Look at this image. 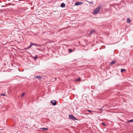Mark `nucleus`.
Here are the masks:
<instances>
[{
    "label": "nucleus",
    "instance_id": "1a4fd4ad",
    "mask_svg": "<svg viewBox=\"0 0 133 133\" xmlns=\"http://www.w3.org/2000/svg\"><path fill=\"white\" fill-rule=\"evenodd\" d=\"M65 6V4L63 3H62L61 5V6L62 7H64Z\"/></svg>",
    "mask_w": 133,
    "mask_h": 133
},
{
    "label": "nucleus",
    "instance_id": "0eeeda50",
    "mask_svg": "<svg viewBox=\"0 0 133 133\" xmlns=\"http://www.w3.org/2000/svg\"><path fill=\"white\" fill-rule=\"evenodd\" d=\"M95 32V30H91L89 34V35H91Z\"/></svg>",
    "mask_w": 133,
    "mask_h": 133
},
{
    "label": "nucleus",
    "instance_id": "aec40b11",
    "mask_svg": "<svg viewBox=\"0 0 133 133\" xmlns=\"http://www.w3.org/2000/svg\"><path fill=\"white\" fill-rule=\"evenodd\" d=\"M1 95L2 96H4L5 95L4 94H1Z\"/></svg>",
    "mask_w": 133,
    "mask_h": 133
},
{
    "label": "nucleus",
    "instance_id": "f03ea898",
    "mask_svg": "<svg viewBox=\"0 0 133 133\" xmlns=\"http://www.w3.org/2000/svg\"><path fill=\"white\" fill-rule=\"evenodd\" d=\"M69 118L72 120H78L76 119L75 117L72 115H70L69 116Z\"/></svg>",
    "mask_w": 133,
    "mask_h": 133
},
{
    "label": "nucleus",
    "instance_id": "9d476101",
    "mask_svg": "<svg viewBox=\"0 0 133 133\" xmlns=\"http://www.w3.org/2000/svg\"><path fill=\"white\" fill-rule=\"evenodd\" d=\"M32 46V45L30 43V45L29 46H28L27 48H25V50H27L28 49L30 48H31Z\"/></svg>",
    "mask_w": 133,
    "mask_h": 133
},
{
    "label": "nucleus",
    "instance_id": "9b49d317",
    "mask_svg": "<svg viewBox=\"0 0 133 133\" xmlns=\"http://www.w3.org/2000/svg\"><path fill=\"white\" fill-rule=\"evenodd\" d=\"M131 20L129 18H127V22L128 23H130L131 22Z\"/></svg>",
    "mask_w": 133,
    "mask_h": 133
},
{
    "label": "nucleus",
    "instance_id": "4be33fe9",
    "mask_svg": "<svg viewBox=\"0 0 133 133\" xmlns=\"http://www.w3.org/2000/svg\"><path fill=\"white\" fill-rule=\"evenodd\" d=\"M102 124H103V125H105V124L104 123H102Z\"/></svg>",
    "mask_w": 133,
    "mask_h": 133
},
{
    "label": "nucleus",
    "instance_id": "ddd939ff",
    "mask_svg": "<svg viewBox=\"0 0 133 133\" xmlns=\"http://www.w3.org/2000/svg\"><path fill=\"white\" fill-rule=\"evenodd\" d=\"M41 129H42L44 130H48V128H41Z\"/></svg>",
    "mask_w": 133,
    "mask_h": 133
},
{
    "label": "nucleus",
    "instance_id": "a211bd4d",
    "mask_svg": "<svg viewBox=\"0 0 133 133\" xmlns=\"http://www.w3.org/2000/svg\"><path fill=\"white\" fill-rule=\"evenodd\" d=\"M37 56H35V57H34V59L35 60H36L37 59Z\"/></svg>",
    "mask_w": 133,
    "mask_h": 133
},
{
    "label": "nucleus",
    "instance_id": "412c9836",
    "mask_svg": "<svg viewBox=\"0 0 133 133\" xmlns=\"http://www.w3.org/2000/svg\"><path fill=\"white\" fill-rule=\"evenodd\" d=\"M81 80L79 78H78V79H77L76 81H80Z\"/></svg>",
    "mask_w": 133,
    "mask_h": 133
},
{
    "label": "nucleus",
    "instance_id": "6ab92c4d",
    "mask_svg": "<svg viewBox=\"0 0 133 133\" xmlns=\"http://www.w3.org/2000/svg\"><path fill=\"white\" fill-rule=\"evenodd\" d=\"M87 111H89V112H91L92 111H91V110H87Z\"/></svg>",
    "mask_w": 133,
    "mask_h": 133
},
{
    "label": "nucleus",
    "instance_id": "20e7f679",
    "mask_svg": "<svg viewBox=\"0 0 133 133\" xmlns=\"http://www.w3.org/2000/svg\"><path fill=\"white\" fill-rule=\"evenodd\" d=\"M82 2H76L75 4V5H78L81 4H82Z\"/></svg>",
    "mask_w": 133,
    "mask_h": 133
},
{
    "label": "nucleus",
    "instance_id": "4468645a",
    "mask_svg": "<svg viewBox=\"0 0 133 133\" xmlns=\"http://www.w3.org/2000/svg\"><path fill=\"white\" fill-rule=\"evenodd\" d=\"M25 93L24 92H23L21 95V97H23V96L25 95Z\"/></svg>",
    "mask_w": 133,
    "mask_h": 133
},
{
    "label": "nucleus",
    "instance_id": "dca6fc26",
    "mask_svg": "<svg viewBox=\"0 0 133 133\" xmlns=\"http://www.w3.org/2000/svg\"><path fill=\"white\" fill-rule=\"evenodd\" d=\"M133 122V119L130 120H129L128 122V123L129 122Z\"/></svg>",
    "mask_w": 133,
    "mask_h": 133
},
{
    "label": "nucleus",
    "instance_id": "7ed1b4c3",
    "mask_svg": "<svg viewBox=\"0 0 133 133\" xmlns=\"http://www.w3.org/2000/svg\"><path fill=\"white\" fill-rule=\"evenodd\" d=\"M51 103L53 105H55L57 104V102L56 100L51 101Z\"/></svg>",
    "mask_w": 133,
    "mask_h": 133
},
{
    "label": "nucleus",
    "instance_id": "39448f33",
    "mask_svg": "<svg viewBox=\"0 0 133 133\" xmlns=\"http://www.w3.org/2000/svg\"><path fill=\"white\" fill-rule=\"evenodd\" d=\"M87 1L89 3L90 5L91 6H92L94 4L93 3V1H91L90 2L88 1Z\"/></svg>",
    "mask_w": 133,
    "mask_h": 133
},
{
    "label": "nucleus",
    "instance_id": "2eb2a0df",
    "mask_svg": "<svg viewBox=\"0 0 133 133\" xmlns=\"http://www.w3.org/2000/svg\"><path fill=\"white\" fill-rule=\"evenodd\" d=\"M125 69H122L121 70V72H122L123 71H125Z\"/></svg>",
    "mask_w": 133,
    "mask_h": 133
},
{
    "label": "nucleus",
    "instance_id": "423d86ee",
    "mask_svg": "<svg viewBox=\"0 0 133 133\" xmlns=\"http://www.w3.org/2000/svg\"><path fill=\"white\" fill-rule=\"evenodd\" d=\"M36 78H37L39 79H41L42 78V77L41 76H37L35 77Z\"/></svg>",
    "mask_w": 133,
    "mask_h": 133
},
{
    "label": "nucleus",
    "instance_id": "f257e3e1",
    "mask_svg": "<svg viewBox=\"0 0 133 133\" xmlns=\"http://www.w3.org/2000/svg\"><path fill=\"white\" fill-rule=\"evenodd\" d=\"M101 6L98 7L95 9L93 12V14H97L100 11L101 9Z\"/></svg>",
    "mask_w": 133,
    "mask_h": 133
},
{
    "label": "nucleus",
    "instance_id": "f3484780",
    "mask_svg": "<svg viewBox=\"0 0 133 133\" xmlns=\"http://www.w3.org/2000/svg\"><path fill=\"white\" fill-rule=\"evenodd\" d=\"M72 50L71 49H69V52H72Z\"/></svg>",
    "mask_w": 133,
    "mask_h": 133
},
{
    "label": "nucleus",
    "instance_id": "6e6552de",
    "mask_svg": "<svg viewBox=\"0 0 133 133\" xmlns=\"http://www.w3.org/2000/svg\"><path fill=\"white\" fill-rule=\"evenodd\" d=\"M116 62V60H113L110 62V64L112 65L114 64Z\"/></svg>",
    "mask_w": 133,
    "mask_h": 133
},
{
    "label": "nucleus",
    "instance_id": "f8f14e48",
    "mask_svg": "<svg viewBox=\"0 0 133 133\" xmlns=\"http://www.w3.org/2000/svg\"><path fill=\"white\" fill-rule=\"evenodd\" d=\"M30 43L32 45H34L37 46H39V45H38V44H35L34 43Z\"/></svg>",
    "mask_w": 133,
    "mask_h": 133
}]
</instances>
